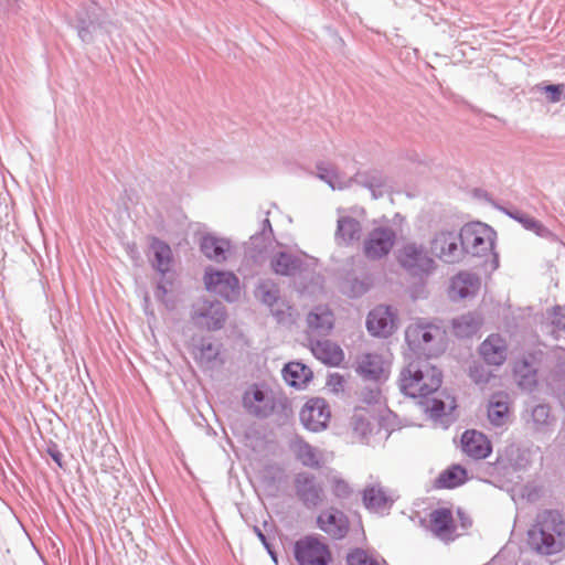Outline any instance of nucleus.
<instances>
[{
    "mask_svg": "<svg viewBox=\"0 0 565 565\" xmlns=\"http://www.w3.org/2000/svg\"><path fill=\"white\" fill-rule=\"evenodd\" d=\"M441 383V371L425 359L409 362L399 375L401 392L412 398H425L420 404L429 417L435 420L441 419L446 415V404L439 398H428V395L438 391Z\"/></svg>",
    "mask_w": 565,
    "mask_h": 565,
    "instance_id": "1",
    "label": "nucleus"
},
{
    "mask_svg": "<svg viewBox=\"0 0 565 565\" xmlns=\"http://www.w3.org/2000/svg\"><path fill=\"white\" fill-rule=\"evenodd\" d=\"M529 548L540 556H553L565 550V515L554 509L537 513L526 533Z\"/></svg>",
    "mask_w": 565,
    "mask_h": 565,
    "instance_id": "2",
    "label": "nucleus"
},
{
    "mask_svg": "<svg viewBox=\"0 0 565 565\" xmlns=\"http://www.w3.org/2000/svg\"><path fill=\"white\" fill-rule=\"evenodd\" d=\"M109 24L105 10L96 1L81 4L76 11L74 28L83 43H93L99 34L109 33Z\"/></svg>",
    "mask_w": 565,
    "mask_h": 565,
    "instance_id": "3",
    "label": "nucleus"
},
{
    "mask_svg": "<svg viewBox=\"0 0 565 565\" xmlns=\"http://www.w3.org/2000/svg\"><path fill=\"white\" fill-rule=\"evenodd\" d=\"M495 232L484 223L472 222L465 224L460 230V243L463 256H486L492 253L498 265L497 254L493 253Z\"/></svg>",
    "mask_w": 565,
    "mask_h": 565,
    "instance_id": "4",
    "label": "nucleus"
},
{
    "mask_svg": "<svg viewBox=\"0 0 565 565\" xmlns=\"http://www.w3.org/2000/svg\"><path fill=\"white\" fill-rule=\"evenodd\" d=\"M397 262L413 277H427L435 270V260L423 244L408 242L398 250Z\"/></svg>",
    "mask_w": 565,
    "mask_h": 565,
    "instance_id": "5",
    "label": "nucleus"
},
{
    "mask_svg": "<svg viewBox=\"0 0 565 565\" xmlns=\"http://www.w3.org/2000/svg\"><path fill=\"white\" fill-rule=\"evenodd\" d=\"M292 552L298 565H330L332 563L330 547L316 534L305 535L297 540Z\"/></svg>",
    "mask_w": 565,
    "mask_h": 565,
    "instance_id": "6",
    "label": "nucleus"
},
{
    "mask_svg": "<svg viewBox=\"0 0 565 565\" xmlns=\"http://www.w3.org/2000/svg\"><path fill=\"white\" fill-rule=\"evenodd\" d=\"M190 319L198 329L217 331L224 327L227 311L217 300L200 299L192 305Z\"/></svg>",
    "mask_w": 565,
    "mask_h": 565,
    "instance_id": "7",
    "label": "nucleus"
},
{
    "mask_svg": "<svg viewBox=\"0 0 565 565\" xmlns=\"http://www.w3.org/2000/svg\"><path fill=\"white\" fill-rule=\"evenodd\" d=\"M294 489L298 500L307 509L318 508L324 501L323 483L309 471H300L295 475Z\"/></svg>",
    "mask_w": 565,
    "mask_h": 565,
    "instance_id": "8",
    "label": "nucleus"
},
{
    "mask_svg": "<svg viewBox=\"0 0 565 565\" xmlns=\"http://www.w3.org/2000/svg\"><path fill=\"white\" fill-rule=\"evenodd\" d=\"M204 285L207 291L216 294L227 302H235L239 299V279L232 271L206 269Z\"/></svg>",
    "mask_w": 565,
    "mask_h": 565,
    "instance_id": "9",
    "label": "nucleus"
},
{
    "mask_svg": "<svg viewBox=\"0 0 565 565\" xmlns=\"http://www.w3.org/2000/svg\"><path fill=\"white\" fill-rule=\"evenodd\" d=\"M431 253L448 264L458 263L463 258L460 232L443 230L435 234L430 241Z\"/></svg>",
    "mask_w": 565,
    "mask_h": 565,
    "instance_id": "10",
    "label": "nucleus"
},
{
    "mask_svg": "<svg viewBox=\"0 0 565 565\" xmlns=\"http://www.w3.org/2000/svg\"><path fill=\"white\" fill-rule=\"evenodd\" d=\"M396 241V233L391 227L373 228L364 241V255L367 259L377 260L390 254Z\"/></svg>",
    "mask_w": 565,
    "mask_h": 565,
    "instance_id": "11",
    "label": "nucleus"
},
{
    "mask_svg": "<svg viewBox=\"0 0 565 565\" xmlns=\"http://www.w3.org/2000/svg\"><path fill=\"white\" fill-rule=\"evenodd\" d=\"M243 405L255 417L267 418L274 413L276 401L271 391L254 385L252 392L244 393Z\"/></svg>",
    "mask_w": 565,
    "mask_h": 565,
    "instance_id": "12",
    "label": "nucleus"
},
{
    "mask_svg": "<svg viewBox=\"0 0 565 565\" xmlns=\"http://www.w3.org/2000/svg\"><path fill=\"white\" fill-rule=\"evenodd\" d=\"M299 417L308 430L320 431L327 427L330 419L329 406L323 398H311L301 408Z\"/></svg>",
    "mask_w": 565,
    "mask_h": 565,
    "instance_id": "13",
    "label": "nucleus"
},
{
    "mask_svg": "<svg viewBox=\"0 0 565 565\" xmlns=\"http://www.w3.org/2000/svg\"><path fill=\"white\" fill-rule=\"evenodd\" d=\"M317 526L328 534L332 540L340 541L349 532L350 522L348 516L337 508H329L317 516Z\"/></svg>",
    "mask_w": 565,
    "mask_h": 565,
    "instance_id": "14",
    "label": "nucleus"
},
{
    "mask_svg": "<svg viewBox=\"0 0 565 565\" xmlns=\"http://www.w3.org/2000/svg\"><path fill=\"white\" fill-rule=\"evenodd\" d=\"M366 329L374 335L387 338L396 330V315L390 306H377L372 309L366 318Z\"/></svg>",
    "mask_w": 565,
    "mask_h": 565,
    "instance_id": "15",
    "label": "nucleus"
},
{
    "mask_svg": "<svg viewBox=\"0 0 565 565\" xmlns=\"http://www.w3.org/2000/svg\"><path fill=\"white\" fill-rule=\"evenodd\" d=\"M444 331L436 324L418 322L407 327L405 341L414 351L425 350L437 338H443Z\"/></svg>",
    "mask_w": 565,
    "mask_h": 565,
    "instance_id": "16",
    "label": "nucleus"
},
{
    "mask_svg": "<svg viewBox=\"0 0 565 565\" xmlns=\"http://www.w3.org/2000/svg\"><path fill=\"white\" fill-rule=\"evenodd\" d=\"M333 313L327 307H316L307 316L308 340L327 337L333 329Z\"/></svg>",
    "mask_w": 565,
    "mask_h": 565,
    "instance_id": "17",
    "label": "nucleus"
},
{
    "mask_svg": "<svg viewBox=\"0 0 565 565\" xmlns=\"http://www.w3.org/2000/svg\"><path fill=\"white\" fill-rule=\"evenodd\" d=\"M349 183L350 185L358 184L360 186L366 188L370 190L373 199L382 198L391 189L388 179L382 171L376 169L355 173L354 177L349 179Z\"/></svg>",
    "mask_w": 565,
    "mask_h": 565,
    "instance_id": "18",
    "label": "nucleus"
},
{
    "mask_svg": "<svg viewBox=\"0 0 565 565\" xmlns=\"http://www.w3.org/2000/svg\"><path fill=\"white\" fill-rule=\"evenodd\" d=\"M462 451L472 459H486L492 451L491 441L477 430H466L461 436Z\"/></svg>",
    "mask_w": 565,
    "mask_h": 565,
    "instance_id": "19",
    "label": "nucleus"
},
{
    "mask_svg": "<svg viewBox=\"0 0 565 565\" xmlns=\"http://www.w3.org/2000/svg\"><path fill=\"white\" fill-rule=\"evenodd\" d=\"M505 340L497 333L490 334L479 347V353L488 365L500 366L507 360Z\"/></svg>",
    "mask_w": 565,
    "mask_h": 565,
    "instance_id": "20",
    "label": "nucleus"
},
{
    "mask_svg": "<svg viewBox=\"0 0 565 565\" xmlns=\"http://www.w3.org/2000/svg\"><path fill=\"white\" fill-rule=\"evenodd\" d=\"M430 529L433 533L441 541H454L456 535V525L454 516L449 509L439 508L430 513Z\"/></svg>",
    "mask_w": 565,
    "mask_h": 565,
    "instance_id": "21",
    "label": "nucleus"
},
{
    "mask_svg": "<svg viewBox=\"0 0 565 565\" xmlns=\"http://www.w3.org/2000/svg\"><path fill=\"white\" fill-rule=\"evenodd\" d=\"M312 354L322 363L330 366H339L344 360L342 349L330 340H308Z\"/></svg>",
    "mask_w": 565,
    "mask_h": 565,
    "instance_id": "22",
    "label": "nucleus"
},
{
    "mask_svg": "<svg viewBox=\"0 0 565 565\" xmlns=\"http://www.w3.org/2000/svg\"><path fill=\"white\" fill-rule=\"evenodd\" d=\"M497 460L503 468L525 470L531 465V451L516 444H510L499 454Z\"/></svg>",
    "mask_w": 565,
    "mask_h": 565,
    "instance_id": "23",
    "label": "nucleus"
},
{
    "mask_svg": "<svg viewBox=\"0 0 565 565\" xmlns=\"http://www.w3.org/2000/svg\"><path fill=\"white\" fill-rule=\"evenodd\" d=\"M149 248L152 253L151 267L160 275H167L173 265V254L170 245L158 237H152Z\"/></svg>",
    "mask_w": 565,
    "mask_h": 565,
    "instance_id": "24",
    "label": "nucleus"
},
{
    "mask_svg": "<svg viewBox=\"0 0 565 565\" xmlns=\"http://www.w3.org/2000/svg\"><path fill=\"white\" fill-rule=\"evenodd\" d=\"M296 459L310 469L319 470L323 466V456L320 450L301 438H297L291 446Z\"/></svg>",
    "mask_w": 565,
    "mask_h": 565,
    "instance_id": "25",
    "label": "nucleus"
},
{
    "mask_svg": "<svg viewBox=\"0 0 565 565\" xmlns=\"http://www.w3.org/2000/svg\"><path fill=\"white\" fill-rule=\"evenodd\" d=\"M200 248L206 258L215 263H223L227 258L226 254L230 252L231 242L207 234L202 237Z\"/></svg>",
    "mask_w": 565,
    "mask_h": 565,
    "instance_id": "26",
    "label": "nucleus"
},
{
    "mask_svg": "<svg viewBox=\"0 0 565 565\" xmlns=\"http://www.w3.org/2000/svg\"><path fill=\"white\" fill-rule=\"evenodd\" d=\"M303 262L296 255L279 252L270 259V267L276 275L294 276L302 269Z\"/></svg>",
    "mask_w": 565,
    "mask_h": 565,
    "instance_id": "27",
    "label": "nucleus"
},
{
    "mask_svg": "<svg viewBox=\"0 0 565 565\" xmlns=\"http://www.w3.org/2000/svg\"><path fill=\"white\" fill-rule=\"evenodd\" d=\"M313 373L301 362H289L282 369L286 383L295 388H303L312 380Z\"/></svg>",
    "mask_w": 565,
    "mask_h": 565,
    "instance_id": "28",
    "label": "nucleus"
},
{
    "mask_svg": "<svg viewBox=\"0 0 565 565\" xmlns=\"http://www.w3.org/2000/svg\"><path fill=\"white\" fill-rule=\"evenodd\" d=\"M358 372L366 380L381 381L384 375V361L377 353H365L361 356Z\"/></svg>",
    "mask_w": 565,
    "mask_h": 565,
    "instance_id": "29",
    "label": "nucleus"
},
{
    "mask_svg": "<svg viewBox=\"0 0 565 565\" xmlns=\"http://www.w3.org/2000/svg\"><path fill=\"white\" fill-rule=\"evenodd\" d=\"M482 324V318L477 312H467L452 320L454 333L458 338L475 335Z\"/></svg>",
    "mask_w": 565,
    "mask_h": 565,
    "instance_id": "30",
    "label": "nucleus"
},
{
    "mask_svg": "<svg viewBox=\"0 0 565 565\" xmlns=\"http://www.w3.org/2000/svg\"><path fill=\"white\" fill-rule=\"evenodd\" d=\"M362 236L361 223L351 216H341L338 220L335 238L344 244L359 241Z\"/></svg>",
    "mask_w": 565,
    "mask_h": 565,
    "instance_id": "31",
    "label": "nucleus"
},
{
    "mask_svg": "<svg viewBox=\"0 0 565 565\" xmlns=\"http://www.w3.org/2000/svg\"><path fill=\"white\" fill-rule=\"evenodd\" d=\"M467 481V470L460 465H452L440 472L434 482L437 489H454Z\"/></svg>",
    "mask_w": 565,
    "mask_h": 565,
    "instance_id": "32",
    "label": "nucleus"
},
{
    "mask_svg": "<svg viewBox=\"0 0 565 565\" xmlns=\"http://www.w3.org/2000/svg\"><path fill=\"white\" fill-rule=\"evenodd\" d=\"M220 356V348L210 339L202 338L194 349V359L202 366L213 369Z\"/></svg>",
    "mask_w": 565,
    "mask_h": 565,
    "instance_id": "33",
    "label": "nucleus"
},
{
    "mask_svg": "<svg viewBox=\"0 0 565 565\" xmlns=\"http://www.w3.org/2000/svg\"><path fill=\"white\" fill-rule=\"evenodd\" d=\"M353 435L360 443L366 444L372 433L369 412L364 408H355L350 420Z\"/></svg>",
    "mask_w": 565,
    "mask_h": 565,
    "instance_id": "34",
    "label": "nucleus"
},
{
    "mask_svg": "<svg viewBox=\"0 0 565 565\" xmlns=\"http://www.w3.org/2000/svg\"><path fill=\"white\" fill-rule=\"evenodd\" d=\"M362 501L369 511L379 512L386 508L390 499L380 484H371L363 490Z\"/></svg>",
    "mask_w": 565,
    "mask_h": 565,
    "instance_id": "35",
    "label": "nucleus"
},
{
    "mask_svg": "<svg viewBox=\"0 0 565 565\" xmlns=\"http://www.w3.org/2000/svg\"><path fill=\"white\" fill-rule=\"evenodd\" d=\"M478 288L479 278L475 274L459 273L451 280V290L461 299L475 295Z\"/></svg>",
    "mask_w": 565,
    "mask_h": 565,
    "instance_id": "36",
    "label": "nucleus"
},
{
    "mask_svg": "<svg viewBox=\"0 0 565 565\" xmlns=\"http://www.w3.org/2000/svg\"><path fill=\"white\" fill-rule=\"evenodd\" d=\"M546 383L555 396H565V356H559L550 371Z\"/></svg>",
    "mask_w": 565,
    "mask_h": 565,
    "instance_id": "37",
    "label": "nucleus"
},
{
    "mask_svg": "<svg viewBox=\"0 0 565 565\" xmlns=\"http://www.w3.org/2000/svg\"><path fill=\"white\" fill-rule=\"evenodd\" d=\"M316 168L317 177L326 182L332 190H342L350 186L349 180L340 181L337 170L330 163L320 161L316 164Z\"/></svg>",
    "mask_w": 565,
    "mask_h": 565,
    "instance_id": "38",
    "label": "nucleus"
},
{
    "mask_svg": "<svg viewBox=\"0 0 565 565\" xmlns=\"http://www.w3.org/2000/svg\"><path fill=\"white\" fill-rule=\"evenodd\" d=\"M256 297L267 307H275L280 301V290L271 280H263L256 287Z\"/></svg>",
    "mask_w": 565,
    "mask_h": 565,
    "instance_id": "39",
    "label": "nucleus"
},
{
    "mask_svg": "<svg viewBox=\"0 0 565 565\" xmlns=\"http://www.w3.org/2000/svg\"><path fill=\"white\" fill-rule=\"evenodd\" d=\"M509 416V406L505 401L493 397L488 405V418L495 427H502Z\"/></svg>",
    "mask_w": 565,
    "mask_h": 565,
    "instance_id": "40",
    "label": "nucleus"
},
{
    "mask_svg": "<svg viewBox=\"0 0 565 565\" xmlns=\"http://www.w3.org/2000/svg\"><path fill=\"white\" fill-rule=\"evenodd\" d=\"M372 286L370 277L349 278L343 282L342 291L350 298H359L363 296Z\"/></svg>",
    "mask_w": 565,
    "mask_h": 565,
    "instance_id": "41",
    "label": "nucleus"
},
{
    "mask_svg": "<svg viewBox=\"0 0 565 565\" xmlns=\"http://www.w3.org/2000/svg\"><path fill=\"white\" fill-rule=\"evenodd\" d=\"M347 565H380L377 559L362 547H353L345 555Z\"/></svg>",
    "mask_w": 565,
    "mask_h": 565,
    "instance_id": "42",
    "label": "nucleus"
},
{
    "mask_svg": "<svg viewBox=\"0 0 565 565\" xmlns=\"http://www.w3.org/2000/svg\"><path fill=\"white\" fill-rule=\"evenodd\" d=\"M515 374L519 376V384L522 387L531 388L536 385V370L526 360H523L515 367Z\"/></svg>",
    "mask_w": 565,
    "mask_h": 565,
    "instance_id": "43",
    "label": "nucleus"
},
{
    "mask_svg": "<svg viewBox=\"0 0 565 565\" xmlns=\"http://www.w3.org/2000/svg\"><path fill=\"white\" fill-rule=\"evenodd\" d=\"M531 416L536 430H544L552 419L550 406L546 404L536 405Z\"/></svg>",
    "mask_w": 565,
    "mask_h": 565,
    "instance_id": "44",
    "label": "nucleus"
},
{
    "mask_svg": "<svg viewBox=\"0 0 565 565\" xmlns=\"http://www.w3.org/2000/svg\"><path fill=\"white\" fill-rule=\"evenodd\" d=\"M330 487L334 498L347 500L353 494V489L347 480L335 475L330 479Z\"/></svg>",
    "mask_w": 565,
    "mask_h": 565,
    "instance_id": "45",
    "label": "nucleus"
},
{
    "mask_svg": "<svg viewBox=\"0 0 565 565\" xmlns=\"http://www.w3.org/2000/svg\"><path fill=\"white\" fill-rule=\"evenodd\" d=\"M498 209L512 220L520 223L526 231H530L534 224L535 218L533 216L524 213L523 211L516 207L498 206Z\"/></svg>",
    "mask_w": 565,
    "mask_h": 565,
    "instance_id": "46",
    "label": "nucleus"
},
{
    "mask_svg": "<svg viewBox=\"0 0 565 565\" xmlns=\"http://www.w3.org/2000/svg\"><path fill=\"white\" fill-rule=\"evenodd\" d=\"M469 376L476 384H488L492 377V372L481 363L473 362L469 366Z\"/></svg>",
    "mask_w": 565,
    "mask_h": 565,
    "instance_id": "47",
    "label": "nucleus"
},
{
    "mask_svg": "<svg viewBox=\"0 0 565 565\" xmlns=\"http://www.w3.org/2000/svg\"><path fill=\"white\" fill-rule=\"evenodd\" d=\"M273 236V227L270 221L266 217L262 223L260 232L255 233L250 236V243L255 247L262 249L265 245H260L259 241L269 242Z\"/></svg>",
    "mask_w": 565,
    "mask_h": 565,
    "instance_id": "48",
    "label": "nucleus"
},
{
    "mask_svg": "<svg viewBox=\"0 0 565 565\" xmlns=\"http://www.w3.org/2000/svg\"><path fill=\"white\" fill-rule=\"evenodd\" d=\"M160 279L158 280L157 282V286L154 288V291H153V295H154V298L164 303L167 307H168V303H167V300H166V296L169 291V287H171L173 285V280L170 279L169 277H167V275H160Z\"/></svg>",
    "mask_w": 565,
    "mask_h": 565,
    "instance_id": "49",
    "label": "nucleus"
},
{
    "mask_svg": "<svg viewBox=\"0 0 565 565\" xmlns=\"http://www.w3.org/2000/svg\"><path fill=\"white\" fill-rule=\"evenodd\" d=\"M535 233L536 236L547 239L551 243L558 242V237L555 233H553L548 227H546L542 222L534 220V224L530 230Z\"/></svg>",
    "mask_w": 565,
    "mask_h": 565,
    "instance_id": "50",
    "label": "nucleus"
},
{
    "mask_svg": "<svg viewBox=\"0 0 565 565\" xmlns=\"http://www.w3.org/2000/svg\"><path fill=\"white\" fill-rule=\"evenodd\" d=\"M290 309L289 306L280 300L278 306L270 307V312L278 323H287L290 320Z\"/></svg>",
    "mask_w": 565,
    "mask_h": 565,
    "instance_id": "51",
    "label": "nucleus"
},
{
    "mask_svg": "<svg viewBox=\"0 0 565 565\" xmlns=\"http://www.w3.org/2000/svg\"><path fill=\"white\" fill-rule=\"evenodd\" d=\"M253 531L256 534V536L259 539V541L262 542L263 546L265 547V550L269 554V556L273 559V562L275 564H278V555H277L273 544L268 541V539L264 534V532L257 525H255L253 527Z\"/></svg>",
    "mask_w": 565,
    "mask_h": 565,
    "instance_id": "52",
    "label": "nucleus"
},
{
    "mask_svg": "<svg viewBox=\"0 0 565 565\" xmlns=\"http://www.w3.org/2000/svg\"><path fill=\"white\" fill-rule=\"evenodd\" d=\"M542 90L546 94L551 103H558L563 93V85L548 84Z\"/></svg>",
    "mask_w": 565,
    "mask_h": 565,
    "instance_id": "53",
    "label": "nucleus"
},
{
    "mask_svg": "<svg viewBox=\"0 0 565 565\" xmlns=\"http://www.w3.org/2000/svg\"><path fill=\"white\" fill-rule=\"evenodd\" d=\"M553 320L552 324L559 330L565 331V307L564 306H554L553 307Z\"/></svg>",
    "mask_w": 565,
    "mask_h": 565,
    "instance_id": "54",
    "label": "nucleus"
},
{
    "mask_svg": "<svg viewBox=\"0 0 565 565\" xmlns=\"http://www.w3.org/2000/svg\"><path fill=\"white\" fill-rule=\"evenodd\" d=\"M264 470L267 475L271 476L273 481H275L276 475H281L284 472V468L278 463L266 465Z\"/></svg>",
    "mask_w": 565,
    "mask_h": 565,
    "instance_id": "55",
    "label": "nucleus"
},
{
    "mask_svg": "<svg viewBox=\"0 0 565 565\" xmlns=\"http://www.w3.org/2000/svg\"><path fill=\"white\" fill-rule=\"evenodd\" d=\"M344 380L342 375L334 373L329 376L328 385L333 386L335 391L343 387Z\"/></svg>",
    "mask_w": 565,
    "mask_h": 565,
    "instance_id": "56",
    "label": "nucleus"
},
{
    "mask_svg": "<svg viewBox=\"0 0 565 565\" xmlns=\"http://www.w3.org/2000/svg\"><path fill=\"white\" fill-rule=\"evenodd\" d=\"M47 454L50 455V457L53 459L54 462H56L58 465V467H62V458H63V455L61 454V451L57 449L56 445H53L52 447H49L47 448Z\"/></svg>",
    "mask_w": 565,
    "mask_h": 565,
    "instance_id": "57",
    "label": "nucleus"
},
{
    "mask_svg": "<svg viewBox=\"0 0 565 565\" xmlns=\"http://www.w3.org/2000/svg\"><path fill=\"white\" fill-rule=\"evenodd\" d=\"M19 0H0V7L8 11H17Z\"/></svg>",
    "mask_w": 565,
    "mask_h": 565,
    "instance_id": "58",
    "label": "nucleus"
},
{
    "mask_svg": "<svg viewBox=\"0 0 565 565\" xmlns=\"http://www.w3.org/2000/svg\"><path fill=\"white\" fill-rule=\"evenodd\" d=\"M459 519H460V525L463 530H467L471 526L472 521L469 516H467L461 510H458L457 512Z\"/></svg>",
    "mask_w": 565,
    "mask_h": 565,
    "instance_id": "59",
    "label": "nucleus"
},
{
    "mask_svg": "<svg viewBox=\"0 0 565 565\" xmlns=\"http://www.w3.org/2000/svg\"><path fill=\"white\" fill-rule=\"evenodd\" d=\"M456 407L455 399H451L450 409H454Z\"/></svg>",
    "mask_w": 565,
    "mask_h": 565,
    "instance_id": "60",
    "label": "nucleus"
},
{
    "mask_svg": "<svg viewBox=\"0 0 565 565\" xmlns=\"http://www.w3.org/2000/svg\"><path fill=\"white\" fill-rule=\"evenodd\" d=\"M143 300H145V305H148V302H149V296H148V295H146Z\"/></svg>",
    "mask_w": 565,
    "mask_h": 565,
    "instance_id": "61",
    "label": "nucleus"
}]
</instances>
